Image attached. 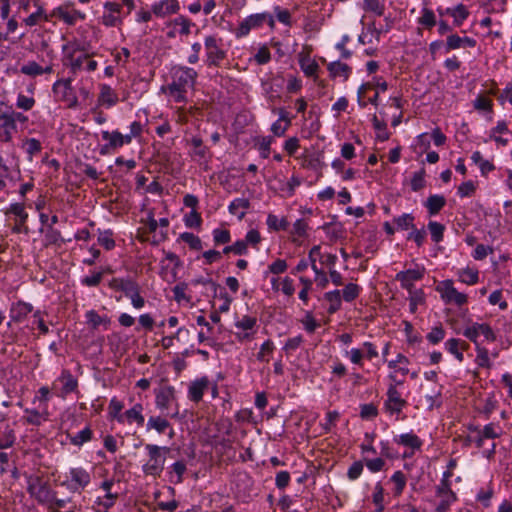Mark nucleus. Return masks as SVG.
I'll return each instance as SVG.
<instances>
[{
	"instance_id": "obj_36",
	"label": "nucleus",
	"mask_w": 512,
	"mask_h": 512,
	"mask_svg": "<svg viewBox=\"0 0 512 512\" xmlns=\"http://www.w3.org/2000/svg\"><path fill=\"white\" fill-rule=\"evenodd\" d=\"M363 9L375 13L377 16H382L385 11L384 0H363Z\"/></svg>"
},
{
	"instance_id": "obj_12",
	"label": "nucleus",
	"mask_w": 512,
	"mask_h": 512,
	"mask_svg": "<svg viewBox=\"0 0 512 512\" xmlns=\"http://www.w3.org/2000/svg\"><path fill=\"white\" fill-rule=\"evenodd\" d=\"M6 213L14 214L16 217H18L17 222L12 229L13 232L21 233L22 231H28V227L25 226V223L28 219V213L25 211V206L23 203L11 204Z\"/></svg>"
},
{
	"instance_id": "obj_55",
	"label": "nucleus",
	"mask_w": 512,
	"mask_h": 512,
	"mask_svg": "<svg viewBox=\"0 0 512 512\" xmlns=\"http://www.w3.org/2000/svg\"><path fill=\"white\" fill-rule=\"evenodd\" d=\"M20 71L22 74L32 77L42 75V67L34 61L27 62L21 67Z\"/></svg>"
},
{
	"instance_id": "obj_14",
	"label": "nucleus",
	"mask_w": 512,
	"mask_h": 512,
	"mask_svg": "<svg viewBox=\"0 0 512 512\" xmlns=\"http://www.w3.org/2000/svg\"><path fill=\"white\" fill-rule=\"evenodd\" d=\"M180 6L177 0H160L152 5V12L157 17H165L174 14Z\"/></svg>"
},
{
	"instance_id": "obj_19",
	"label": "nucleus",
	"mask_w": 512,
	"mask_h": 512,
	"mask_svg": "<svg viewBox=\"0 0 512 512\" xmlns=\"http://www.w3.org/2000/svg\"><path fill=\"white\" fill-rule=\"evenodd\" d=\"M394 442L407 447L410 450H419L422 446L421 439L413 432L394 437Z\"/></svg>"
},
{
	"instance_id": "obj_11",
	"label": "nucleus",
	"mask_w": 512,
	"mask_h": 512,
	"mask_svg": "<svg viewBox=\"0 0 512 512\" xmlns=\"http://www.w3.org/2000/svg\"><path fill=\"white\" fill-rule=\"evenodd\" d=\"M407 404L406 400L401 397V394L396 389L395 385H390L387 391V400L385 401V409L390 414H399L403 407Z\"/></svg>"
},
{
	"instance_id": "obj_53",
	"label": "nucleus",
	"mask_w": 512,
	"mask_h": 512,
	"mask_svg": "<svg viewBox=\"0 0 512 512\" xmlns=\"http://www.w3.org/2000/svg\"><path fill=\"white\" fill-rule=\"evenodd\" d=\"M287 267L288 265L285 260L277 259L268 266V270L264 273V275L267 277L269 273L275 275L282 274L287 270Z\"/></svg>"
},
{
	"instance_id": "obj_47",
	"label": "nucleus",
	"mask_w": 512,
	"mask_h": 512,
	"mask_svg": "<svg viewBox=\"0 0 512 512\" xmlns=\"http://www.w3.org/2000/svg\"><path fill=\"white\" fill-rule=\"evenodd\" d=\"M436 495L440 499L456 500V495L451 490L450 483L440 481V484L436 487Z\"/></svg>"
},
{
	"instance_id": "obj_16",
	"label": "nucleus",
	"mask_w": 512,
	"mask_h": 512,
	"mask_svg": "<svg viewBox=\"0 0 512 512\" xmlns=\"http://www.w3.org/2000/svg\"><path fill=\"white\" fill-rule=\"evenodd\" d=\"M209 386V380L207 377H202L193 381L188 389V397L191 401L199 402L202 400L205 390Z\"/></svg>"
},
{
	"instance_id": "obj_17",
	"label": "nucleus",
	"mask_w": 512,
	"mask_h": 512,
	"mask_svg": "<svg viewBox=\"0 0 512 512\" xmlns=\"http://www.w3.org/2000/svg\"><path fill=\"white\" fill-rule=\"evenodd\" d=\"M52 16L63 20L68 25H74L78 18L84 19L85 15L78 10H68L65 6H60L53 10Z\"/></svg>"
},
{
	"instance_id": "obj_40",
	"label": "nucleus",
	"mask_w": 512,
	"mask_h": 512,
	"mask_svg": "<svg viewBox=\"0 0 512 512\" xmlns=\"http://www.w3.org/2000/svg\"><path fill=\"white\" fill-rule=\"evenodd\" d=\"M428 229L431 234V238L435 243H439L443 240L445 226L439 222L430 221L428 223Z\"/></svg>"
},
{
	"instance_id": "obj_63",
	"label": "nucleus",
	"mask_w": 512,
	"mask_h": 512,
	"mask_svg": "<svg viewBox=\"0 0 512 512\" xmlns=\"http://www.w3.org/2000/svg\"><path fill=\"white\" fill-rule=\"evenodd\" d=\"M272 137H261L257 141L258 149L261 151V156L263 158H268L270 154V146L272 144Z\"/></svg>"
},
{
	"instance_id": "obj_57",
	"label": "nucleus",
	"mask_w": 512,
	"mask_h": 512,
	"mask_svg": "<svg viewBox=\"0 0 512 512\" xmlns=\"http://www.w3.org/2000/svg\"><path fill=\"white\" fill-rule=\"evenodd\" d=\"M425 170L421 169L420 171L414 173L411 179V189L415 192L420 191L425 187Z\"/></svg>"
},
{
	"instance_id": "obj_15",
	"label": "nucleus",
	"mask_w": 512,
	"mask_h": 512,
	"mask_svg": "<svg viewBox=\"0 0 512 512\" xmlns=\"http://www.w3.org/2000/svg\"><path fill=\"white\" fill-rule=\"evenodd\" d=\"M478 436L476 439L477 447L483 446L484 439H495L501 436L502 428L495 423H489L483 427L481 430H477Z\"/></svg>"
},
{
	"instance_id": "obj_7",
	"label": "nucleus",
	"mask_w": 512,
	"mask_h": 512,
	"mask_svg": "<svg viewBox=\"0 0 512 512\" xmlns=\"http://www.w3.org/2000/svg\"><path fill=\"white\" fill-rule=\"evenodd\" d=\"M21 118L20 113L0 114V142H9L17 132L16 120Z\"/></svg>"
},
{
	"instance_id": "obj_38",
	"label": "nucleus",
	"mask_w": 512,
	"mask_h": 512,
	"mask_svg": "<svg viewBox=\"0 0 512 512\" xmlns=\"http://www.w3.org/2000/svg\"><path fill=\"white\" fill-rule=\"evenodd\" d=\"M460 344V339L451 338L445 342V348L449 353L453 354L459 362H462L464 360V355L460 350Z\"/></svg>"
},
{
	"instance_id": "obj_50",
	"label": "nucleus",
	"mask_w": 512,
	"mask_h": 512,
	"mask_svg": "<svg viewBox=\"0 0 512 512\" xmlns=\"http://www.w3.org/2000/svg\"><path fill=\"white\" fill-rule=\"evenodd\" d=\"M23 148L25 149L26 153L32 157L40 153L42 150V145L39 140L35 138H29L24 142Z\"/></svg>"
},
{
	"instance_id": "obj_34",
	"label": "nucleus",
	"mask_w": 512,
	"mask_h": 512,
	"mask_svg": "<svg viewBox=\"0 0 512 512\" xmlns=\"http://www.w3.org/2000/svg\"><path fill=\"white\" fill-rule=\"evenodd\" d=\"M44 245H60L63 242L61 233L59 230L54 229L52 226H48L45 231Z\"/></svg>"
},
{
	"instance_id": "obj_58",
	"label": "nucleus",
	"mask_w": 512,
	"mask_h": 512,
	"mask_svg": "<svg viewBox=\"0 0 512 512\" xmlns=\"http://www.w3.org/2000/svg\"><path fill=\"white\" fill-rule=\"evenodd\" d=\"M274 348V343L271 340L265 341L261 345L260 351L257 354V360L261 362H268L269 359L266 356L272 354Z\"/></svg>"
},
{
	"instance_id": "obj_31",
	"label": "nucleus",
	"mask_w": 512,
	"mask_h": 512,
	"mask_svg": "<svg viewBox=\"0 0 512 512\" xmlns=\"http://www.w3.org/2000/svg\"><path fill=\"white\" fill-rule=\"evenodd\" d=\"M142 411V404L137 403L124 413V419L126 418L129 422L135 421L138 425L142 426L144 423V416L142 415Z\"/></svg>"
},
{
	"instance_id": "obj_61",
	"label": "nucleus",
	"mask_w": 512,
	"mask_h": 512,
	"mask_svg": "<svg viewBox=\"0 0 512 512\" xmlns=\"http://www.w3.org/2000/svg\"><path fill=\"white\" fill-rule=\"evenodd\" d=\"M451 15L454 17L456 24L460 25L468 17L469 12L463 4H459L451 11Z\"/></svg>"
},
{
	"instance_id": "obj_20",
	"label": "nucleus",
	"mask_w": 512,
	"mask_h": 512,
	"mask_svg": "<svg viewBox=\"0 0 512 512\" xmlns=\"http://www.w3.org/2000/svg\"><path fill=\"white\" fill-rule=\"evenodd\" d=\"M175 389L172 386L162 387L156 394V405L164 410L168 409L170 403L174 400Z\"/></svg>"
},
{
	"instance_id": "obj_41",
	"label": "nucleus",
	"mask_w": 512,
	"mask_h": 512,
	"mask_svg": "<svg viewBox=\"0 0 512 512\" xmlns=\"http://www.w3.org/2000/svg\"><path fill=\"white\" fill-rule=\"evenodd\" d=\"M267 225L270 229L275 231L287 230L289 223L286 218L279 219L274 214H269L267 217Z\"/></svg>"
},
{
	"instance_id": "obj_44",
	"label": "nucleus",
	"mask_w": 512,
	"mask_h": 512,
	"mask_svg": "<svg viewBox=\"0 0 512 512\" xmlns=\"http://www.w3.org/2000/svg\"><path fill=\"white\" fill-rule=\"evenodd\" d=\"M183 242L189 245V247L193 250H201L202 249V242L201 239L190 232H184L180 234L179 237Z\"/></svg>"
},
{
	"instance_id": "obj_26",
	"label": "nucleus",
	"mask_w": 512,
	"mask_h": 512,
	"mask_svg": "<svg viewBox=\"0 0 512 512\" xmlns=\"http://www.w3.org/2000/svg\"><path fill=\"white\" fill-rule=\"evenodd\" d=\"M250 202L246 198H236L229 205V212L236 215L240 220L244 218Z\"/></svg>"
},
{
	"instance_id": "obj_9",
	"label": "nucleus",
	"mask_w": 512,
	"mask_h": 512,
	"mask_svg": "<svg viewBox=\"0 0 512 512\" xmlns=\"http://www.w3.org/2000/svg\"><path fill=\"white\" fill-rule=\"evenodd\" d=\"M265 13H256L244 18L234 31L236 38L247 36L252 29H257L265 23Z\"/></svg>"
},
{
	"instance_id": "obj_64",
	"label": "nucleus",
	"mask_w": 512,
	"mask_h": 512,
	"mask_svg": "<svg viewBox=\"0 0 512 512\" xmlns=\"http://www.w3.org/2000/svg\"><path fill=\"white\" fill-rule=\"evenodd\" d=\"M174 24L176 26L180 27L179 33L181 35L190 34V28L192 26V22L188 18H186L184 16H180L174 20Z\"/></svg>"
},
{
	"instance_id": "obj_45",
	"label": "nucleus",
	"mask_w": 512,
	"mask_h": 512,
	"mask_svg": "<svg viewBox=\"0 0 512 512\" xmlns=\"http://www.w3.org/2000/svg\"><path fill=\"white\" fill-rule=\"evenodd\" d=\"M391 481L395 484L394 494L399 496L406 486V477L404 473L402 471H396L391 476Z\"/></svg>"
},
{
	"instance_id": "obj_59",
	"label": "nucleus",
	"mask_w": 512,
	"mask_h": 512,
	"mask_svg": "<svg viewBox=\"0 0 512 512\" xmlns=\"http://www.w3.org/2000/svg\"><path fill=\"white\" fill-rule=\"evenodd\" d=\"M254 60L258 65L267 64L271 60V53L266 45L261 46L254 55Z\"/></svg>"
},
{
	"instance_id": "obj_54",
	"label": "nucleus",
	"mask_w": 512,
	"mask_h": 512,
	"mask_svg": "<svg viewBox=\"0 0 512 512\" xmlns=\"http://www.w3.org/2000/svg\"><path fill=\"white\" fill-rule=\"evenodd\" d=\"M112 236L113 233L110 230L100 232L98 236V243L106 250H111L115 247V241Z\"/></svg>"
},
{
	"instance_id": "obj_39",
	"label": "nucleus",
	"mask_w": 512,
	"mask_h": 512,
	"mask_svg": "<svg viewBox=\"0 0 512 512\" xmlns=\"http://www.w3.org/2000/svg\"><path fill=\"white\" fill-rule=\"evenodd\" d=\"M123 409V404L117 398H112L109 403V415L116 419L118 422H124V413L121 414V410Z\"/></svg>"
},
{
	"instance_id": "obj_33",
	"label": "nucleus",
	"mask_w": 512,
	"mask_h": 512,
	"mask_svg": "<svg viewBox=\"0 0 512 512\" xmlns=\"http://www.w3.org/2000/svg\"><path fill=\"white\" fill-rule=\"evenodd\" d=\"M170 427V423L167 419L160 416L150 417L147 422V430L155 429L158 433H164L167 428Z\"/></svg>"
},
{
	"instance_id": "obj_56",
	"label": "nucleus",
	"mask_w": 512,
	"mask_h": 512,
	"mask_svg": "<svg viewBox=\"0 0 512 512\" xmlns=\"http://www.w3.org/2000/svg\"><path fill=\"white\" fill-rule=\"evenodd\" d=\"M493 102L490 98L479 95L474 101V108L479 111L492 112Z\"/></svg>"
},
{
	"instance_id": "obj_10",
	"label": "nucleus",
	"mask_w": 512,
	"mask_h": 512,
	"mask_svg": "<svg viewBox=\"0 0 512 512\" xmlns=\"http://www.w3.org/2000/svg\"><path fill=\"white\" fill-rule=\"evenodd\" d=\"M72 492L83 491L91 482L90 473L82 467L71 468L69 471Z\"/></svg>"
},
{
	"instance_id": "obj_6",
	"label": "nucleus",
	"mask_w": 512,
	"mask_h": 512,
	"mask_svg": "<svg viewBox=\"0 0 512 512\" xmlns=\"http://www.w3.org/2000/svg\"><path fill=\"white\" fill-rule=\"evenodd\" d=\"M436 291L440 293L441 298L446 303H454L458 306H462L467 302V295L458 292L454 287L452 280L441 281L437 285Z\"/></svg>"
},
{
	"instance_id": "obj_51",
	"label": "nucleus",
	"mask_w": 512,
	"mask_h": 512,
	"mask_svg": "<svg viewBox=\"0 0 512 512\" xmlns=\"http://www.w3.org/2000/svg\"><path fill=\"white\" fill-rule=\"evenodd\" d=\"M419 23L429 29L434 27L436 24L434 12L430 9L424 8L422 10L421 17L419 18Z\"/></svg>"
},
{
	"instance_id": "obj_5",
	"label": "nucleus",
	"mask_w": 512,
	"mask_h": 512,
	"mask_svg": "<svg viewBox=\"0 0 512 512\" xmlns=\"http://www.w3.org/2000/svg\"><path fill=\"white\" fill-rule=\"evenodd\" d=\"M206 53L205 64L208 67H220L226 58V51L221 47V40L215 36H207L204 41Z\"/></svg>"
},
{
	"instance_id": "obj_35",
	"label": "nucleus",
	"mask_w": 512,
	"mask_h": 512,
	"mask_svg": "<svg viewBox=\"0 0 512 512\" xmlns=\"http://www.w3.org/2000/svg\"><path fill=\"white\" fill-rule=\"evenodd\" d=\"M459 281L474 285L478 282V271L472 268H465L458 271Z\"/></svg>"
},
{
	"instance_id": "obj_4",
	"label": "nucleus",
	"mask_w": 512,
	"mask_h": 512,
	"mask_svg": "<svg viewBox=\"0 0 512 512\" xmlns=\"http://www.w3.org/2000/svg\"><path fill=\"white\" fill-rule=\"evenodd\" d=\"M27 491L39 504L46 507L48 503L52 501V496L55 492L51 489L48 481L43 480V478L38 475H30L27 477Z\"/></svg>"
},
{
	"instance_id": "obj_62",
	"label": "nucleus",
	"mask_w": 512,
	"mask_h": 512,
	"mask_svg": "<svg viewBox=\"0 0 512 512\" xmlns=\"http://www.w3.org/2000/svg\"><path fill=\"white\" fill-rule=\"evenodd\" d=\"M118 498V494L116 493H106L104 498H98L96 504L103 507L106 511L112 508L115 504V501Z\"/></svg>"
},
{
	"instance_id": "obj_2",
	"label": "nucleus",
	"mask_w": 512,
	"mask_h": 512,
	"mask_svg": "<svg viewBox=\"0 0 512 512\" xmlns=\"http://www.w3.org/2000/svg\"><path fill=\"white\" fill-rule=\"evenodd\" d=\"M63 52V63L71 69L72 73L75 74L81 70L92 72L97 69L98 63L85 52L84 47L79 43L72 42L63 46Z\"/></svg>"
},
{
	"instance_id": "obj_29",
	"label": "nucleus",
	"mask_w": 512,
	"mask_h": 512,
	"mask_svg": "<svg viewBox=\"0 0 512 512\" xmlns=\"http://www.w3.org/2000/svg\"><path fill=\"white\" fill-rule=\"evenodd\" d=\"M324 298L330 304L328 308V312L330 314H333L340 309L342 299L340 290L327 292L324 294Z\"/></svg>"
},
{
	"instance_id": "obj_28",
	"label": "nucleus",
	"mask_w": 512,
	"mask_h": 512,
	"mask_svg": "<svg viewBox=\"0 0 512 512\" xmlns=\"http://www.w3.org/2000/svg\"><path fill=\"white\" fill-rule=\"evenodd\" d=\"M88 325L93 329H97L100 325L107 327L110 324V319L107 316H100L95 310H89L85 314Z\"/></svg>"
},
{
	"instance_id": "obj_23",
	"label": "nucleus",
	"mask_w": 512,
	"mask_h": 512,
	"mask_svg": "<svg viewBox=\"0 0 512 512\" xmlns=\"http://www.w3.org/2000/svg\"><path fill=\"white\" fill-rule=\"evenodd\" d=\"M299 65L304 74L308 77L315 76L319 69V65L317 64V62L315 60H312L308 54H299Z\"/></svg>"
},
{
	"instance_id": "obj_21",
	"label": "nucleus",
	"mask_w": 512,
	"mask_h": 512,
	"mask_svg": "<svg viewBox=\"0 0 512 512\" xmlns=\"http://www.w3.org/2000/svg\"><path fill=\"white\" fill-rule=\"evenodd\" d=\"M327 69L332 78L343 77L344 80H347L351 73V67L340 61L329 63Z\"/></svg>"
},
{
	"instance_id": "obj_46",
	"label": "nucleus",
	"mask_w": 512,
	"mask_h": 512,
	"mask_svg": "<svg viewBox=\"0 0 512 512\" xmlns=\"http://www.w3.org/2000/svg\"><path fill=\"white\" fill-rule=\"evenodd\" d=\"M68 504H73L71 498H56V492H54L52 496V501L48 503L47 508L50 510V512H60V509L66 508Z\"/></svg>"
},
{
	"instance_id": "obj_1",
	"label": "nucleus",
	"mask_w": 512,
	"mask_h": 512,
	"mask_svg": "<svg viewBox=\"0 0 512 512\" xmlns=\"http://www.w3.org/2000/svg\"><path fill=\"white\" fill-rule=\"evenodd\" d=\"M197 72L190 67L174 66L171 69V83L163 90L176 102H185L186 94L192 89L197 79Z\"/></svg>"
},
{
	"instance_id": "obj_24",
	"label": "nucleus",
	"mask_w": 512,
	"mask_h": 512,
	"mask_svg": "<svg viewBox=\"0 0 512 512\" xmlns=\"http://www.w3.org/2000/svg\"><path fill=\"white\" fill-rule=\"evenodd\" d=\"M445 205V197L438 194L429 196L425 202V207L430 215L438 214Z\"/></svg>"
},
{
	"instance_id": "obj_8",
	"label": "nucleus",
	"mask_w": 512,
	"mask_h": 512,
	"mask_svg": "<svg viewBox=\"0 0 512 512\" xmlns=\"http://www.w3.org/2000/svg\"><path fill=\"white\" fill-rule=\"evenodd\" d=\"M463 335L467 339L472 341L475 345H479L477 341L479 335H483L486 340L491 342H494L496 340V335L494 331L487 323L474 322L464 329Z\"/></svg>"
},
{
	"instance_id": "obj_13",
	"label": "nucleus",
	"mask_w": 512,
	"mask_h": 512,
	"mask_svg": "<svg viewBox=\"0 0 512 512\" xmlns=\"http://www.w3.org/2000/svg\"><path fill=\"white\" fill-rule=\"evenodd\" d=\"M109 286L116 291L123 292L128 298L135 291L140 290L139 284L131 278H113Z\"/></svg>"
},
{
	"instance_id": "obj_37",
	"label": "nucleus",
	"mask_w": 512,
	"mask_h": 512,
	"mask_svg": "<svg viewBox=\"0 0 512 512\" xmlns=\"http://www.w3.org/2000/svg\"><path fill=\"white\" fill-rule=\"evenodd\" d=\"M476 358L475 362L479 367L491 368V362L488 354V350L480 345H475Z\"/></svg>"
},
{
	"instance_id": "obj_18",
	"label": "nucleus",
	"mask_w": 512,
	"mask_h": 512,
	"mask_svg": "<svg viewBox=\"0 0 512 512\" xmlns=\"http://www.w3.org/2000/svg\"><path fill=\"white\" fill-rule=\"evenodd\" d=\"M118 102V95L114 89L107 84L100 85V93L98 96L99 105L110 108Z\"/></svg>"
},
{
	"instance_id": "obj_49",
	"label": "nucleus",
	"mask_w": 512,
	"mask_h": 512,
	"mask_svg": "<svg viewBox=\"0 0 512 512\" xmlns=\"http://www.w3.org/2000/svg\"><path fill=\"white\" fill-rule=\"evenodd\" d=\"M372 498H373V503L377 506L376 512H382L384 510V506H383L384 489L380 483H377L375 485Z\"/></svg>"
},
{
	"instance_id": "obj_43",
	"label": "nucleus",
	"mask_w": 512,
	"mask_h": 512,
	"mask_svg": "<svg viewBox=\"0 0 512 512\" xmlns=\"http://www.w3.org/2000/svg\"><path fill=\"white\" fill-rule=\"evenodd\" d=\"M92 438V430L89 427L84 428L73 436H70V441L76 446H81Z\"/></svg>"
},
{
	"instance_id": "obj_60",
	"label": "nucleus",
	"mask_w": 512,
	"mask_h": 512,
	"mask_svg": "<svg viewBox=\"0 0 512 512\" xmlns=\"http://www.w3.org/2000/svg\"><path fill=\"white\" fill-rule=\"evenodd\" d=\"M445 337V330L441 325L432 328V330L427 334V340L432 344H437L442 341Z\"/></svg>"
},
{
	"instance_id": "obj_42",
	"label": "nucleus",
	"mask_w": 512,
	"mask_h": 512,
	"mask_svg": "<svg viewBox=\"0 0 512 512\" xmlns=\"http://www.w3.org/2000/svg\"><path fill=\"white\" fill-rule=\"evenodd\" d=\"M394 223L397 225L398 229L408 230L414 229V216L409 213H405L397 218H394Z\"/></svg>"
},
{
	"instance_id": "obj_27",
	"label": "nucleus",
	"mask_w": 512,
	"mask_h": 512,
	"mask_svg": "<svg viewBox=\"0 0 512 512\" xmlns=\"http://www.w3.org/2000/svg\"><path fill=\"white\" fill-rule=\"evenodd\" d=\"M102 139L107 141L108 143L103 147V149H117L122 147V141H121V133L119 131H102L101 133Z\"/></svg>"
},
{
	"instance_id": "obj_52",
	"label": "nucleus",
	"mask_w": 512,
	"mask_h": 512,
	"mask_svg": "<svg viewBox=\"0 0 512 512\" xmlns=\"http://www.w3.org/2000/svg\"><path fill=\"white\" fill-rule=\"evenodd\" d=\"M15 442V435L12 429L6 426L3 433H0V449L11 447Z\"/></svg>"
},
{
	"instance_id": "obj_3",
	"label": "nucleus",
	"mask_w": 512,
	"mask_h": 512,
	"mask_svg": "<svg viewBox=\"0 0 512 512\" xmlns=\"http://www.w3.org/2000/svg\"><path fill=\"white\" fill-rule=\"evenodd\" d=\"M145 449L148 453V460L142 466V471L145 475L159 477L164 470L165 454L169 452V448L146 444Z\"/></svg>"
},
{
	"instance_id": "obj_30",
	"label": "nucleus",
	"mask_w": 512,
	"mask_h": 512,
	"mask_svg": "<svg viewBox=\"0 0 512 512\" xmlns=\"http://www.w3.org/2000/svg\"><path fill=\"white\" fill-rule=\"evenodd\" d=\"M237 330L257 331V319L249 315H244L234 323Z\"/></svg>"
},
{
	"instance_id": "obj_25",
	"label": "nucleus",
	"mask_w": 512,
	"mask_h": 512,
	"mask_svg": "<svg viewBox=\"0 0 512 512\" xmlns=\"http://www.w3.org/2000/svg\"><path fill=\"white\" fill-rule=\"evenodd\" d=\"M32 310L31 304L18 302L11 308V318L15 322H21Z\"/></svg>"
},
{
	"instance_id": "obj_22",
	"label": "nucleus",
	"mask_w": 512,
	"mask_h": 512,
	"mask_svg": "<svg viewBox=\"0 0 512 512\" xmlns=\"http://www.w3.org/2000/svg\"><path fill=\"white\" fill-rule=\"evenodd\" d=\"M291 121L284 109H279V119L271 126V131L275 136H283L290 126Z\"/></svg>"
},
{
	"instance_id": "obj_48",
	"label": "nucleus",
	"mask_w": 512,
	"mask_h": 512,
	"mask_svg": "<svg viewBox=\"0 0 512 512\" xmlns=\"http://www.w3.org/2000/svg\"><path fill=\"white\" fill-rule=\"evenodd\" d=\"M360 287L357 284L349 283L342 291V298L346 302H352L359 296Z\"/></svg>"
},
{
	"instance_id": "obj_32",
	"label": "nucleus",
	"mask_w": 512,
	"mask_h": 512,
	"mask_svg": "<svg viewBox=\"0 0 512 512\" xmlns=\"http://www.w3.org/2000/svg\"><path fill=\"white\" fill-rule=\"evenodd\" d=\"M423 276H424V269H422V270L408 269V270L400 271L399 273H397L396 280L397 281H406V282L413 281L414 282V281L422 279Z\"/></svg>"
}]
</instances>
